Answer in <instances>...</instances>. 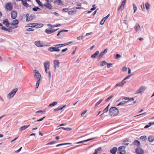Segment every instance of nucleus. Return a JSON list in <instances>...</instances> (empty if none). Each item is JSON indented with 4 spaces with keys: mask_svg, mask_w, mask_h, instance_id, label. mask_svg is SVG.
<instances>
[{
    "mask_svg": "<svg viewBox=\"0 0 154 154\" xmlns=\"http://www.w3.org/2000/svg\"><path fill=\"white\" fill-rule=\"evenodd\" d=\"M118 109L115 107H112L109 109V114L112 116L117 115L118 113Z\"/></svg>",
    "mask_w": 154,
    "mask_h": 154,
    "instance_id": "nucleus-1",
    "label": "nucleus"
},
{
    "mask_svg": "<svg viewBox=\"0 0 154 154\" xmlns=\"http://www.w3.org/2000/svg\"><path fill=\"white\" fill-rule=\"evenodd\" d=\"M48 51L51 52L54 51L59 52L60 51V49L57 48V47H55L53 46L52 47L49 48H48Z\"/></svg>",
    "mask_w": 154,
    "mask_h": 154,
    "instance_id": "nucleus-2",
    "label": "nucleus"
},
{
    "mask_svg": "<svg viewBox=\"0 0 154 154\" xmlns=\"http://www.w3.org/2000/svg\"><path fill=\"white\" fill-rule=\"evenodd\" d=\"M17 90L18 89L17 88H15L14 89L12 90L8 95V97L9 99H10L12 98L15 94Z\"/></svg>",
    "mask_w": 154,
    "mask_h": 154,
    "instance_id": "nucleus-3",
    "label": "nucleus"
},
{
    "mask_svg": "<svg viewBox=\"0 0 154 154\" xmlns=\"http://www.w3.org/2000/svg\"><path fill=\"white\" fill-rule=\"evenodd\" d=\"M125 147L124 146H120L118 148L119 152H117L118 154H125Z\"/></svg>",
    "mask_w": 154,
    "mask_h": 154,
    "instance_id": "nucleus-4",
    "label": "nucleus"
},
{
    "mask_svg": "<svg viewBox=\"0 0 154 154\" xmlns=\"http://www.w3.org/2000/svg\"><path fill=\"white\" fill-rule=\"evenodd\" d=\"M135 151L137 154H144V153L143 150L139 147L136 149Z\"/></svg>",
    "mask_w": 154,
    "mask_h": 154,
    "instance_id": "nucleus-5",
    "label": "nucleus"
},
{
    "mask_svg": "<svg viewBox=\"0 0 154 154\" xmlns=\"http://www.w3.org/2000/svg\"><path fill=\"white\" fill-rule=\"evenodd\" d=\"M34 72L35 73L34 76L35 78L36 79H39L40 80L41 77L40 74L38 71L36 70H34Z\"/></svg>",
    "mask_w": 154,
    "mask_h": 154,
    "instance_id": "nucleus-6",
    "label": "nucleus"
},
{
    "mask_svg": "<svg viewBox=\"0 0 154 154\" xmlns=\"http://www.w3.org/2000/svg\"><path fill=\"white\" fill-rule=\"evenodd\" d=\"M134 100V98H130L126 97V104H128V105L131 104L133 103V101Z\"/></svg>",
    "mask_w": 154,
    "mask_h": 154,
    "instance_id": "nucleus-7",
    "label": "nucleus"
},
{
    "mask_svg": "<svg viewBox=\"0 0 154 154\" xmlns=\"http://www.w3.org/2000/svg\"><path fill=\"white\" fill-rule=\"evenodd\" d=\"M6 9L9 11L12 10L13 9L12 5L11 2L7 3L6 5Z\"/></svg>",
    "mask_w": 154,
    "mask_h": 154,
    "instance_id": "nucleus-8",
    "label": "nucleus"
},
{
    "mask_svg": "<svg viewBox=\"0 0 154 154\" xmlns=\"http://www.w3.org/2000/svg\"><path fill=\"white\" fill-rule=\"evenodd\" d=\"M108 49L106 48L103 51H102L99 55L98 58L99 59H100L107 52Z\"/></svg>",
    "mask_w": 154,
    "mask_h": 154,
    "instance_id": "nucleus-9",
    "label": "nucleus"
},
{
    "mask_svg": "<svg viewBox=\"0 0 154 154\" xmlns=\"http://www.w3.org/2000/svg\"><path fill=\"white\" fill-rule=\"evenodd\" d=\"M125 83V78H124L121 82L118 83L116 85L115 87H116L118 86L121 87L123 86Z\"/></svg>",
    "mask_w": 154,
    "mask_h": 154,
    "instance_id": "nucleus-10",
    "label": "nucleus"
},
{
    "mask_svg": "<svg viewBox=\"0 0 154 154\" xmlns=\"http://www.w3.org/2000/svg\"><path fill=\"white\" fill-rule=\"evenodd\" d=\"M6 26L8 27L11 28V27L9 26L10 23L8 21V20L7 19H5L2 22Z\"/></svg>",
    "mask_w": 154,
    "mask_h": 154,
    "instance_id": "nucleus-11",
    "label": "nucleus"
},
{
    "mask_svg": "<svg viewBox=\"0 0 154 154\" xmlns=\"http://www.w3.org/2000/svg\"><path fill=\"white\" fill-rule=\"evenodd\" d=\"M125 4V0H123L121 5L119 7L118 9V11L122 10L124 8V6Z\"/></svg>",
    "mask_w": 154,
    "mask_h": 154,
    "instance_id": "nucleus-12",
    "label": "nucleus"
},
{
    "mask_svg": "<svg viewBox=\"0 0 154 154\" xmlns=\"http://www.w3.org/2000/svg\"><path fill=\"white\" fill-rule=\"evenodd\" d=\"M17 15V12L16 11H12L11 13V17L13 19H15Z\"/></svg>",
    "mask_w": 154,
    "mask_h": 154,
    "instance_id": "nucleus-13",
    "label": "nucleus"
},
{
    "mask_svg": "<svg viewBox=\"0 0 154 154\" xmlns=\"http://www.w3.org/2000/svg\"><path fill=\"white\" fill-rule=\"evenodd\" d=\"M54 67L55 69H56V68L59 67L60 62L58 60H55L54 61Z\"/></svg>",
    "mask_w": 154,
    "mask_h": 154,
    "instance_id": "nucleus-14",
    "label": "nucleus"
},
{
    "mask_svg": "<svg viewBox=\"0 0 154 154\" xmlns=\"http://www.w3.org/2000/svg\"><path fill=\"white\" fill-rule=\"evenodd\" d=\"M11 28H7L5 26H2L1 29L5 31H7L9 32H12V30L11 29Z\"/></svg>",
    "mask_w": 154,
    "mask_h": 154,
    "instance_id": "nucleus-15",
    "label": "nucleus"
},
{
    "mask_svg": "<svg viewBox=\"0 0 154 154\" xmlns=\"http://www.w3.org/2000/svg\"><path fill=\"white\" fill-rule=\"evenodd\" d=\"M145 89V88L144 87L142 86L137 91L136 93L137 94L142 93L143 92Z\"/></svg>",
    "mask_w": 154,
    "mask_h": 154,
    "instance_id": "nucleus-16",
    "label": "nucleus"
},
{
    "mask_svg": "<svg viewBox=\"0 0 154 154\" xmlns=\"http://www.w3.org/2000/svg\"><path fill=\"white\" fill-rule=\"evenodd\" d=\"M110 14H108L107 16L103 18L102 19L100 22V24L101 25H103L107 19L109 17Z\"/></svg>",
    "mask_w": 154,
    "mask_h": 154,
    "instance_id": "nucleus-17",
    "label": "nucleus"
},
{
    "mask_svg": "<svg viewBox=\"0 0 154 154\" xmlns=\"http://www.w3.org/2000/svg\"><path fill=\"white\" fill-rule=\"evenodd\" d=\"M44 6H45L46 8L50 9H51L52 8V5L49 3H46L44 5Z\"/></svg>",
    "mask_w": 154,
    "mask_h": 154,
    "instance_id": "nucleus-18",
    "label": "nucleus"
},
{
    "mask_svg": "<svg viewBox=\"0 0 154 154\" xmlns=\"http://www.w3.org/2000/svg\"><path fill=\"white\" fill-rule=\"evenodd\" d=\"M35 45L38 47H42L44 46L43 44H42L40 41H36L35 42Z\"/></svg>",
    "mask_w": 154,
    "mask_h": 154,
    "instance_id": "nucleus-19",
    "label": "nucleus"
},
{
    "mask_svg": "<svg viewBox=\"0 0 154 154\" xmlns=\"http://www.w3.org/2000/svg\"><path fill=\"white\" fill-rule=\"evenodd\" d=\"M117 147H115L112 149L110 150V152L112 154H116L117 151Z\"/></svg>",
    "mask_w": 154,
    "mask_h": 154,
    "instance_id": "nucleus-20",
    "label": "nucleus"
},
{
    "mask_svg": "<svg viewBox=\"0 0 154 154\" xmlns=\"http://www.w3.org/2000/svg\"><path fill=\"white\" fill-rule=\"evenodd\" d=\"M45 69H49L50 67V62L47 61L45 62L44 63Z\"/></svg>",
    "mask_w": 154,
    "mask_h": 154,
    "instance_id": "nucleus-21",
    "label": "nucleus"
},
{
    "mask_svg": "<svg viewBox=\"0 0 154 154\" xmlns=\"http://www.w3.org/2000/svg\"><path fill=\"white\" fill-rule=\"evenodd\" d=\"M30 125H24L23 126H22L21 127H20L19 128V131H23V130H25L26 128H28Z\"/></svg>",
    "mask_w": 154,
    "mask_h": 154,
    "instance_id": "nucleus-22",
    "label": "nucleus"
},
{
    "mask_svg": "<svg viewBox=\"0 0 154 154\" xmlns=\"http://www.w3.org/2000/svg\"><path fill=\"white\" fill-rule=\"evenodd\" d=\"M35 24H37L36 23H30L27 24L26 27L35 28Z\"/></svg>",
    "mask_w": 154,
    "mask_h": 154,
    "instance_id": "nucleus-23",
    "label": "nucleus"
},
{
    "mask_svg": "<svg viewBox=\"0 0 154 154\" xmlns=\"http://www.w3.org/2000/svg\"><path fill=\"white\" fill-rule=\"evenodd\" d=\"M37 24H35V28H39L43 27L44 24L42 23H35Z\"/></svg>",
    "mask_w": 154,
    "mask_h": 154,
    "instance_id": "nucleus-24",
    "label": "nucleus"
},
{
    "mask_svg": "<svg viewBox=\"0 0 154 154\" xmlns=\"http://www.w3.org/2000/svg\"><path fill=\"white\" fill-rule=\"evenodd\" d=\"M99 51H97L94 53L91 56V58H94L96 57V56L99 54Z\"/></svg>",
    "mask_w": 154,
    "mask_h": 154,
    "instance_id": "nucleus-25",
    "label": "nucleus"
},
{
    "mask_svg": "<svg viewBox=\"0 0 154 154\" xmlns=\"http://www.w3.org/2000/svg\"><path fill=\"white\" fill-rule=\"evenodd\" d=\"M149 141L150 142H152L154 140V136L153 135H150L148 138Z\"/></svg>",
    "mask_w": 154,
    "mask_h": 154,
    "instance_id": "nucleus-26",
    "label": "nucleus"
},
{
    "mask_svg": "<svg viewBox=\"0 0 154 154\" xmlns=\"http://www.w3.org/2000/svg\"><path fill=\"white\" fill-rule=\"evenodd\" d=\"M140 28V26L138 24H136V26L134 27V29L135 30V31L136 32H137L138 31L139 29Z\"/></svg>",
    "mask_w": 154,
    "mask_h": 154,
    "instance_id": "nucleus-27",
    "label": "nucleus"
},
{
    "mask_svg": "<svg viewBox=\"0 0 154 154\" xmlns=\"http://www.w3.org/2000/svg\"><path fill=\"white\" fill-rule=\"evenodd\" d=\"M21 2L22 4L26 8H27L29 7V4L26 2L24 1L23 0H21Z\"/></svg>",
    "mask_w": 154,
    "mask_h": 154,
    "instance_id": "nucleus-28",
    "label": "nucleus"
},
{
    "mask_svg": "<svg viewBox=\"0 0 154 154\" xmlns=\"http://www.w3.org/2000/svg\"><path fill=\"white\" fill-rule=\"evenodd\" d=\"M102 149L101 147H98L97 149H95L94 152L92 154H98V152L100 151Z\"/></svg>",
    "mask_w": 154,
    "mask_h": 154,
    "instance_id": "nucleus-29",
    "label": "nucleus"
},
{
    "mask_svg": "<svg viewBox=\"0 0 154 154\" xmlns=\"http://www.w3.org/2000/svg\"><path fill=\"white\" fill-rule=\"evenodd\" d=\"M18 23L19 22L17 20H15L13 21L12 23L11 24V25H15L18 24Z\"/></svg>",
    "mask_w": 154,
    "mask_h": 154,
    "instance_id": "nucleus-30",
    "label": "nucleus"
},
{
    "mask_svg": "<svg viewBox=\"0 0 154 154\" xmlns=\"http://www.w3.org/2000/svg\"><path fill=\"white\" fill-rule=\"evenodd\" d=\"M33 18V17L32 15H30L28 18H26V21H30L32 20Z\"/></svg>",
    "mask_w": 154,
    "mask_h": 154,
    "instance_id": "nucleus-31",
    "label": "nucleus"
},
{
    "mask_svg": "<svg viewBox=\"0 0 154 154\" xmlns=\"http://www.w3.org/2000/svg\"><path fill=\"white\" fill-rule=\"evenodd\" d=\"M58 103L57 102H54L53 103H50L48 107L53 106L57 105Z\"/></svg>",
    "mask_w": 154,
    "mask_h": 154,
    "instance_id": "nucleus-32",
    "label": "nucleus"
},
{
    "mask_svg": "<svg viewBox=\"0 0 154 154\" xmlns=\"http://www.w3.org/2000/svg\"><path fill=\"white\" fill-rule=\"evenodd\" d=\"M93 139V138H91V139H88L87 140H83V141H80V142H78L77 143V144H79V143H84V142H87L89 140H92Z\"/></svg>",
    "mask_w": 154,
    "mask_h": 154,
    "instance_id": "nucleus-33",
    "label": "nucleus"
},
{
    "mask_svg": "<svg viewBox=\"0 0 154 154\" xmlns=\"http://www.w3.org/2000/svg\"><path fill=\"white\" fill-rule=\"evenodd\" d=\"M45 32L48 34H51L53 33L52 29H46L45 30Z\"/></svg>",
    "mask_w": 154,
    "mask_h": 154,
    "instance_id": "nucleus-34",
    "label": "nucleus"
},
{
    "mask_svg": "<svg viewBox=\"0 0 154 154\" xmlns=\"http://www.w3.org/2000/svg\"><path fill=\"white\" fill-rule=\"evenodd\" d=\"M62 3V2L61 0H56L54 1V3L57 4L58 5H60Z\"/></svg>",
    "mask_w": 154,
    "mask_h": 154,
    "instance_id": "nucleus-35",
    "label": "nucleus"
},
{
    "mask_svg": "<svg viewBox=\"0 0 154 154\" xmlns=\"http://www.w3.org/2000/svg\"><path fill=\"white\" fill-rule=\"evenodd\" d=\"M62 129L64 130H67L68 131H71L72 129V128H63V127H61L59 128V129Z\"/></svg>",
    "mask_w": 154,
    "mask_h": 154,
    "instance_id": "nucleus-36",
    "label": "nucleus"
},
{
    "mask_svg": "<svg viewBox=\"0 0 154 154\" xmlns=\"http://www.w3.org/2000/svg\"><path fill=\"white\" fill-rule=\"evenodd\" d=\"M35 2L39 6H42V7H44V5H43L39 0H35Z\"/></svg>",
    "mask_w": 154,
    "mask_h": 154,
    "instance_id": "nucleus-37",
    "label": "nucleus"
},
{
    "mask_svg": "<svg viewBox=\"0 0 154 154\" xmlns=\"http://www.w3.org/2000/svg\"><path fill=\"white\" fill-rule=\"evenodd\" d=\"M107 63L106 61L104 60L101 62L100 63V65L101 66H103L106 65Z\"/></svg>",
    "mask_w": 154,
    "mask_h": 154,
    "instance_id": "nucleus-38",
    "label": "nucleus"
},
{
    "mask_svg": "<svg viewBox=\"0 0 154 154\" xmlns=\"http://www.w3.org/2000/svg\"><path fill=\"white\" fill-rule=\"evenodd\" d=\"M54 46L55 47H57V48H59L61 47H62L64 46V45L63 44H58L55 45Z\"/></svg>",
    "mask_w": 154,
    "mask_h": 154,
    "instance_id": "nucleus-39",
    "label": "nucleus"
},
{
    "mask_svg": "<svg viewBox=\"0 0 154 154\" xmlns=\"http://www.w3.org/2000/svg\"><path fill=\"white\" fill-rule=\"evenodd\" d=\"M71 144V143H61V144H60L57 145L56 146V147H59V146H61L64 145H67V144Z\"/></svg>",
    "mask_w": 154,
    "mask_h": 154,
    "instance_id": "nucleus-40",
    "label": "nucleus"
},
{
    "mask_svg": "<svg viewBox=\"0 0 154 154\" xmlns=\"http://www.w3.org/2000/svg\"><path fill=\"white\" fill-rule=\"evenodd\" d=\"M145 5L147 10H149V9L150 5L149 4V3L148 2H146L145 4Z\"/></svg>",
    "mask_w": 154,
    "mask_h": 154,
    "instance_id": "nucleus-41",
    "label": "nucleus"
},
{
    "mask_svg": "<svg viewBox=\"0 0 154 154\" xmlns=\"http://www.w3.org/2000/svg\"><path fill=\"white\" fill-rule=\"evenodd\" d=\"M125 104V101L123 100L120 102L118 105V106H123Z\"/></svg>",
    "mask_w": 154,
    "mask_h": 154,
    "instance_id": "nucleus-42",
    "label": "nucleus"
},
{
    "mask_svg": "<svg viewBox=\"0 0 154 154\" xmlns=\"http://www.w3.org/2000/svg\"><path fill=\"white\" fill-rule=\"evenodd\" d=\"M38 133H39V135H43L42 133L39 131H36V133H32L30 135H35V134H38Z\"/></svg>",
    "mask_w": 154,
    "mask_h": 154,
    "instance_id": "nucleus-43",
    "label": "nucleus"
},
{
    "mask_svg": "<svg viewBox=\"0 0 154 154\" xmlns=\"http://www.w3.org/2000/svg\"><path fill=\"white\" fill-rule=\"evenodd\" d=\"M134 145L138 146L140 145V142L138 140H135L134 141Z\"/></svg>",
    "mask_w": 154,
    "mask_h": 154,
    "instance_id": "nucleus-44",
    "label": "nucleus"
},
{
    "mask_svg": "<svg viewBox=\"0 0 154 154\" xmlns=\"http://www.w3.org/2000/svg\"><path fill=\"white\" fill-rule=\"evenodd\" d=\"M133 6L134 10V13H135L137 9V8L135 4H133Z\"/></svg>",
    "mask_w": 154,
    "mask_h": 154,
    "instance_id": "nucleus-45",
    "label": "nucleus"
},
{
    "mask_svg": "<svg viewBox=\"0 0 154 154\" xmlns=\"http://www.w3.org/2000/svg\"><path fill=\"white\" fill-rule=\"evenodd\" d=\"M32 10L33 11H36L38 10H39V11H40L41 10V9L37 7H35L32 8Z\"/></svg>",
    "mask_w": 154,
    "mask_h": 154,
    "instance_id": "nucleus-46",
    "label": "nucleus"
},
{
    "mask_svg": "<svg viewBox=\"0 0 154 154\" xmlns=\"http://www.w3.org/2000/svg\"><path fill=\"white\" fill-rule=\"evenodd\" d=\"M39 81H40L39 79H38L36 83L35 88H38V87L39 85V82H40Z\"/></svg>",
    "mask_w": 154,
    "mask_h": 154,
    "instance_id": "nucleus-47",
    "label": "nucleus"
},
{
    "mask_svg": "<svg viewBox=\"0 0 154 154\" xmlns=\"http://www.w3.org/2000/svg\"><path fill=\"white\" fill-rule=\"evenodd\" d=\"M107 64V68H109L110 67H112V63H107L106 64Z\"/></svg>",
    "mask_w": 154,
    "mask_h": 154,
    "instance_id": "nucleus-48",
    "label": "nucleus"
},
{
    "mask_svg": "<svg viewBox=\"0 0 154 154\" xmlns=\"http://www.w3.org/2000/svg\"><path fill=\"white\" fill-rule=\"evenodd\" d=\"M113 97V96L112 95H111L108 98H107L106 100L105 101L106 102H107L109 100H110L111 98H112Z\"/></svg>",
    "mask_w": 154,
    "mask_h": 154,
    "instance_id": "nucleus-49",
    "label": "nucleus"
},
{
    "mask_svg": "<svg viewBox=\"0 0 154 154\" xmlns=\"http://www.w3.org/2000/svg\"><path fill=\"white\" fill-rule=\"evenodd\" d=\"M103 99H101L99 101H98L95 104V106H97L99 104H100L101 102L103 101Z\"/></svg>",
    "mask_w": 154,
    "mask_h": 154,
    "instance_id": "nucleus-50",
    "label": "nucleus"
},
{
    "mask_svg": "<svg viewBox=\"0 0 154 154\" xmlns=\"http://www.w3.org/2000/svg\"><path fill=\"white\" fill-rule=\"evenodd\" d=\"M151 126V124L149 123H148V124L145 125L144 128H148L149 127H150Z\"/></svg>",
    "mask_w": 154,
    "mask_h": 154,
    "instance_id": "nucleus-51",
    "label": "nucleus"
},
{
    "mask_svg": "<svg viewBox=\"0 0 154 154\" xmlns=\"http://www.w3.org/2000/svg\"><path fill=\"white\" fill-rule=\"evenodd\" d=\"M108 109H107V108H106L103 110V113H102L101 115H103L105 112H108Z\"/></svg>",
    "mask_w": 154,
    "mask_h": 154,
    "instance_id": "nucleus-52",
    "label": "nucleus"
},
{
    "mask_svg": "<svg viewBox=\"0 0 154 154\" xmlns=\"http://www.w3.org/2000/svg\"><path fill=\"white\" fill-rule=\"evenodd\" d=\"M72 41H71L68 42L66 43H65L63 44L64 45V46L67 45H69V44L72 43Z\"/></svg>",
    "mask_w": 154,
    "mask_h": 154,
    "instance_id": "nucleus-53",
    "label": "nucleus"
},
{
    "mask_svg": "<svg viewBox=\"0 0 154 154\" xmlns=\"http://www.w3.org/2000/svg\"><path fill=\"white\" fill-rule=\"evenodd\" d=\"M134 75V74H130L128 76H127L126 77V80L128 79L131 76L133 75Z\"/></svg>",
    "mask_w": 154,
    "mask_h": 154,
    "instance_id": "nucleus-54",
    "label": "nucleus"
},
{
    "mask_svg": "<svg viewBox=\"0 0 154 154\" xmlns=\"http://www.w3.org/2000/svg\"><path fill=\"white\" fill-rule=\"evenodd\" d=\"M146 135H143V136H142L140 137V139H142L143 140H145L146 139Z\"/></svg>",
    "mask_w": 154,
    "mask_h": 154,
    "instance_id": "nucleus-55",
    "label": "nucleus"
},
{
    "mask_svg": "<svg viewBox=\"0 0 154 154\" xmlns=\"http://www.w3.org/2000/svg\"><path fill=\"white\" fill-rule=\"evenodd\" d=\"M55 143V141H52L47 144V145H51L54 144Z\"/></svg>",
    "mask_w": 154,
    "mask_h": 154,
    "instance_id": "nucleus-56",
    "label": "nucleus"
},
{
    "mask_svg": "<svg viewBox=\"0 0 154 154\" xmlns=\"http://www.w3.org/2000/svg\"><path fill=\"white\" fill-rule=\"evenodd\" d=\"M69 10V8H64V9H63L62 11H63L66 12H67Z\"/></svg>",
    "mask_w": 154,
    "mask_h": 154,
    "instance_id": "nucleus-57",
    "label": "nucleus"
},
{
    "mask_svg": "<svg viewBox=\"0 0 154 154\" xmlns=\"http://www.w3.org/2000/svg\"><path fill=\"white\" fill-rule=\"evenodd\" d=\"M128 69V73L129 74H130L131 73V69L129 68H127L126 67V71L127 70V69Z\"/></svg>",
    "mask_w": 154,
    "mask_h": 154,
    "instance_id": "nucleus-58",
    "label": "nucleus"
},
{
    "mask_svg": "<svg viewBox=\"0 0 154 154\" xmlns=\"http://www.w3.org/2000/svg\"><path fill=\"white\" fill-rule=\"evenodd\" d=\"M68 14L69 15L73 14L74 13V11H71L68 12Z\"/></svg>",
    "mask_w": 154,
    "mask_h": 154,
    "instance_id": "nucleus-59",
    "label": "nucleus"
},
{
    "mask_svg": "<svg viewBox=\"0 0 154 154\" xmlns=\"http://www.w3.org/2000/svg\"><path fill=\"white\" fill-rule=\"evenodd\" d=\"M45 118V116H44L42 118H41L40 119L37 120L36 121V122H40V121H41L42 120H43V119Z\"/></svg>",
    "mask_w": 154,
    "mask_h": 154,
    "instance_id": "nucleus-60",
    "label": "nucleus"
},
{
    "mask_svg": "<svg viewBox=\"0 0 154 154\" xmlns=\"http://www.w3.org/2000/svg\"><path fill=\"white\" fill-rule=\"evenodd\" d=\"M120 57H121L120 55L119 54H117L116 55L115 58L117 59V58H119Z\"/></svg>",
    "mask_w": 154,
    "mask_h": 154,
    "instance_id": "nucleus-61",
    "label": "nucleus"
},
{
    "mask_svg": "<svg viewBox=\"0 0 154 154\" xmlns=\"http://www.w3.org/2000/svg\"><path fill=\"white\" fill-rule=\"evenodd\" d=\"M67 50H68V48H66L63 49L61 51H62V53H63V52H66V51Z\"/></svg>",
    "mask_w": 154,
    "mask_h": 154,
    "instance_id": "nucleus-62",
    "label": "nucleus"
},
{
    "mask_svg": "<svg viewBox=\"0 0 154 154\" xmlns=\"http://www.w3.org/2000/svg\"><path fill=\"white\" fill-rule=\"evenodd\" d=\"M87 112V110H85L81 114V116H84V115Z\"/></svg>",
    "mask_w": 154,
    "mask_h": 154,
    "instance_id": "nucleus-63",
    "label": "nucleus"
},
{
    "mask_svg": "<svg viewBox=\"0 0 154 154\" xmlns=\"http://www.w3.org/2000/svg\"><path fill=\"white\" fill-rule=\"evenodd\" d=\"M26 30L27 31H33L34 30V29L31 28H29L27 29Z\"/></svg>",
    "mask_w": 154,
    "mask_h": 154,
    "instance_id": "nucleus-64",
    "label": "nucleus"
}]
</instances>
